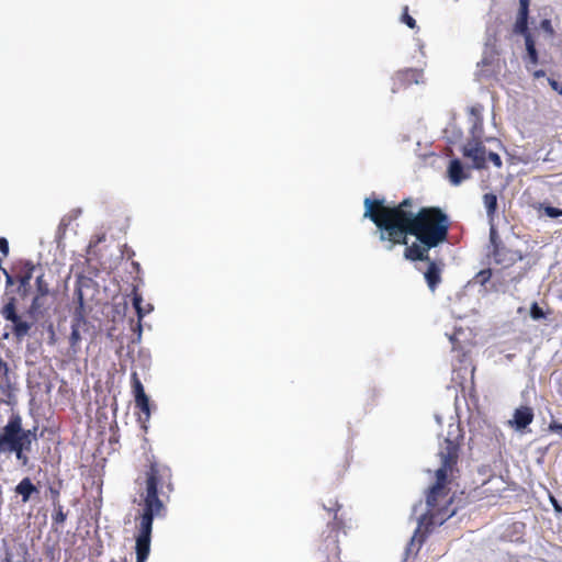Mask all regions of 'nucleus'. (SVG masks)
<instances>
[{"label":"nucleus","instance_id":"nucleus-33","mask_svg":"<svg viewBox=\"0 0 562 562\" xmlns=\"http://www.w3.org/2000/svg\"><path fill=\"white\" fill-rule=\"evenodd\" d=\"M529 3L530 0H519V11L520 15L529 14Z\"/></svg>","mask_w":562,"mask_h":562},{"label":"nucleus","instance_id":"nucleus-36","mask_svg":"<svg viewBox=\"0 0 562 562\" xmlns=\"http://www.w3.org/2000/svg\"><path fill=\"white\" fill-rule=\"evenodd\" d=\"M0 251L4 257L9 255V243L4 237H0Z\"/></svg>","mask_w":562,"mask_h":562},{"label":"nucleus","instance_id":"nucleus-10","mask_svg":"<svg viewBox=\"0 0 562 562\" xmlns=\"http://www.w3.org/2000/svg\"><path fill=\"white\" fill-rule=\"evenodd\" d=\"M405 246L404 258L409 261H430L429 250L435 248L434 246H426L419 241Z\"/></svg>","mask_w":562,"mask_h":562},{"label":"nucleus","instance_id":"nucleus-22","mask_svg":"<svg viewBox=\"0 0 562 562\" xmlns=\"http://www.w3.org/2000/svg\"><path fill=\"white\" fill-rule=\"evenodd\" d=\"M54 510L52 514L53 526H63L67 519V513L64 512L63 505L53 506Z\"/></svg>","mask_w":562,"mask_h":562},{"label":"nucleus","instance_id":"nucleus-16","mask_svg":"<svg viewBox=\"0 0 562 562\" xmlns=\"http://www.w3.org/2000/svg\"><path fill=\"white\" fill-rule=\"evenodd\" d=\"M483 203L486 209V214L488 220L492 222L497 212V196L496 194L490 192L483 195Z\"/></svg>","mask_w":562,"mask_h":562},{"label":"nucleus","instance_id":"nucleus-29","mask_svg":"<svg viewBox=\"0 0 562 562\" xmlns=\"http://www.w3.org/2000/svg\"><path fill=\"white\" fill-rule=\"evenodd\" d=\"M530 315L533 319H540L544 317V312L537 303H533L530 308Z\"/></svg>","mask_w":562,"mask_h":562},{"label":"nucleus","instance_id":"nucleus-35","mask_svg":"<svg viewBox=\"0 0 562 562\" xmlns=\"http://www.w3.org/2000/svg\"><path fill=\"white\" fill-rule=\"evenodd\" d=\"M548 83L550 85V87L557 91L560 95H562V83L558 82L555 79L553 78H548Z\"/></svg>","mask_w":562,"mask_h":562},{"label":"nucleus","instance_id":"nucleus-25","mask_svg":"<svg viewBox=\"0 0 562 562\" xmlns=\"http://www.w3.org/2000/svg\"><path fill=\"white\" fill-rule=\"evenodd\" d=\"M482 111L483 106L480 104L474 105L470 109V114L475 119L474 127H476L477 125L482 126Z\"/></svg>","mask_w":562,"mask_h":562},{"label":"nucleus","instance_id":"nucleus-31","mask_svg":"<svg viewBox=\"0 0 562 562\" xmlns=\"http://www.w3.org/2000/svg\"><path fill=\"white\" fill-rule=\"evenodd\" d=\"M544 212L546 214L549 216V217H559V216H562V210L561 209H558V207H554V206H547L544 209Z\"/></svg>","mask_w":562,"mask_h":562},{"label":"nucleus","instance_id":"nucleus-20","mask_svg":"<svg viewBox=\"0 0 562 562\" xmlns=\"http://www.w3.org/2000/svg\"><path fill=\"white\" fill-rule=\"evenodd\" d=\"M37 295L32 302V307L36 308L40 306V297L48 294V285L44 282L43 276L36 278Z\"/></svg>","mask_w":562,"mask_h":562},{"label":"nucleus","instance_id":"nucleus-14","mask_svg":"<svg viewBox=\"0 0 562 562\" xmlns=\"http://www.w3.org/2000/svg\"><path fill=\"white\" fill-rule=\"evenodd\" d=\"M15 493L22 497L24 503L29 502L32 494L38 493L37 487L32 483L30 477H24L15 486Z\"/></svg>","mask_w":562,"mask_h":562},{"label":"nucleus","instance_id":"nucleus-6","mask_svg":"<svg viewBox=\"0 0 562 562\" xmlns=\"http://www.w3.org/2000/svg\"><path fill=\"white\" fill-rule=\"evenodd\" d=\"M93 326H91L88 319L83 316L82 306H80L76 310L72 317L71 333L69 336L71 350L76 353L80 348L82 338L87 335L93 336Z\"/></svg>","mask_w":562,"mask_h":562},{"label":"nucleus","instance_id":"nucleus-37","mask_svg":"<svg viewBox=\"0 0 562 562\" xmlns=\"http://www.w3.org/2000/svg\"><path fill=\"white\" fill-rule=\"evenodd\" d=\"M546 76V71L543 69H538L533 72L535 78H541Z\"/></svg>","mask_w":562,"mask_h":562},{"label":"nucleus","instance_id":"nucleus-15","mask_svg":"<svg viewBox=\"0 0 562 562\" xmlns=\"http://www.w3.org/2000/svg\"><path fill=\"white\" fill-rule=\"evenodd\" d=\"M142 303H143L142 295L137 292L136 289H134V291H133V306L136 310V313H137V316H138V326L139 327H140V321L143 319V317L153 311V305L151 304H147L146 306H143Z\"/></svg>","mask_w":562,"mask_h":562},{"label":"nucleus","instance_id":"nucleus-23","mask_svg":"<svg viewBox=\"0 0 562 562\" xmlns=\"http://www.w3.org/2000/svg\"><path fill=\"white\" fill-rule=\"evenodd\" d=\"M514 31L517 34H522L525 37L527 36V34H530L528 32V15L527 14L520 15L518 13L516 23L514 25Z\"/></svg>","mask_w":562,"mask_h":562},{"label":"nucleus","instance_id":"nucleus-28","mask_svg":"<svg viewBox=\"0 0 562 562\" xmlns=\"http://www.w3.org/2000/svg\"><path fill=\"white\" fill-rule=\"evenodd\" d=\"M490 241H491V247H492V249H494V248H495L496 244H497V245H498V244H504V243L501 240V238H499V236H498V234H497V231H496V228H495L494 226H492V227H491V229H490Z\"/></svg>","mask_w":562,"mask_h":562},{"label":"nucleus","instance_id":"nucleus-21","mask_svg":"<svg viewBox=\"0 0 562 562\" xmlns=\"http://www.w3.org/2000/svg\"><path fill=\"white\" fill-rule=\"evenodd\" d=\"M12 323H13V334L15 337L22 338L27 335V333L31 328V325L27 322L22 321L21 317L18 316V321L12 322Z\"/></svg>","mask_w":562,"mask_h":562},{"label":"nucleus","instance_id":"nucleus-2","mask_svg":"<svg viewBox=\"0 0 562 562\" xmlns=\"http://www.w3.org/2000/svg\"><path fill=\"white\" fill-rule=\"evenodd\" d=\"M136 482L143 487L139 493L143 509L136 517V562H146L150 553L154 518L165 516L166 503L173 492L172 471L168 465L150 460Z\"/></svg>","mask_w":562,"mask_h":562},{"label":"nucleus","instance_id":"nucleus-30","mask_svg":"<svg viewBox=\"0 0 562 562\" xmlns=\"http://www.w3.org/2000/svg\"><path fill=\"white\" fill-rule=\"evenodd\" d=\"M492 278V269H484V270H481L477 274H476V279L482 283H486L487 281H490V279Z\"/></svg>","mask_w":562,"mask_h":562},{"label":"nucleus","instance_id":"nucleus-32","mask_svg":"<svg viewBox=\"0 0 562 562\" xmlns=\"http://www.w3.org/2000/svg\"><path fill=\"white\" fill-rule=\"evenodd\" d=\"M540 26H541V29H542L544 32H547L549 35H551V36H552V35L554 34V30H553V27H552V24H551V21H550V20H548V19L542 20V21H541V23H540Z\"/></svg>","mask_w":562,"mask_h":562},{"label":"nucleus","instance_id":"nucleus-38","mask_svg":"<svg viewBox=\"0 0 562 562\" xmlns=\"http://www.w3.org/2000/svg\"><path fill=\"white\" fill-rule=\"evenodd\" d=\"M2 272L4 273V276L7 278V282L9 284H11L12 283V277L9 274V272L5 269H2Z\"/></svg>","mask_w":562,"mask_h":562},{"label":"nucleus","instance_id":"nucleus-9","mask_svg":"<svg viewBox=\"0 0 562 562\" xmlns=\"http://www.w3.org/2000/svg\"><path fill=\"white\" fill-rule=\"evenodd\" d=\"M423 81V71L416 68L398 70L393 77V92L406 89L412 85H418Z\"/></svg>","mask_w":562,"mask_h":562},{"label":"nucleus","instance_id":"nucleus-18","mask_svg":"<svg viewBox=\"0 0 562 562\" xmlns=\"http://www.w3.org/2000/svg\"><path fill=\"white\" fill-rule=\"evenodd\" d=\"M0 389L3 392L11 390L9 367L1 358H0Z\"/></svg>","mask_w":562,"mask_h":562},{"label":"nucleus","instance_id":"nucleus-5","mask_svg":"<svg viewBox=\"0 0 562 562\" xmlns=\"http://www.w3.org/2000/svg\"><path fill=\"white\" fill-rule=\"evenodd\" d=\"M463 156L471 159L475 169H484L487 167V161L492 162L496 168L502 167V159L498 154L487 151L486 147L481 140L469 142L463 147Z\"/></svg>","mask_w":562,"mask_h":562},{"label":"nucleus","instance_id":"nucleus-11","mask_svg":"<svg viewBox=\"0 0 562 562\" xmlns=\"http://www.w3.org/2000/svg\"><path fill=\"white\" fill-rule=\"evenodd\" d=\"M428 267L424 272L425 281L431 292H435L438 285L442 281V265L436 262L435 260L427 261Z\"/></svg>","mask_w":562,"mask_h":562},{"label":"nucleus","instance_id":"nucleus-19","mask_svg":"<svg viewBox=\"0 0 562 562\" xmlns=\"http://www.w3.org/2000/svg\"><path fill=\"white\" fill-rule=\"evenodd\" d=\"M1 315L7 321H10V322L18 321V316L19 315L16 314V307H15L14 299H11L8 303H5L3 305V307L1 308Z\"/></svg>","mask_w":562,"mask_h":562},{"label":"nucleus","instance_id":"nucleus-4","mask_svg":"<svg viewBox=\"0 0 562 562\" xmlns=\"http://www.w3.org/2000/svg\"><path fill=\"white\" fill-rule=\"evenodd\" d=\"M36 440V428L24 429L19 415L11 416L7 425L0 428V452L14 453L22 467L29 465V453Z\"/></svg>","mask_w":562,"mask_h":562},{"label":"nucleus","instance_id":"nucleus-3","mask_svg":"<svg viewBox=\"0 0 562 562\" xmlns=\"http://www.w3.org/2000/svg\"><path fill=\"white\" fill-rule=\"evenodd\" d=\"M459 437L454 439L447 437L440 445L438 451L440 467L436 471V482L429 488L426 497L428 510L418 520V526L408 544L409 551L414 548L418 551L431 532L432 527L441 525L453 514L449 512L451 497L449 496L450 488L448 485L454 471H458L457 465L461 447Z\"/></svg>","mask_w":562,"mask_h":562},{"label":"nucleus","instance_id":"nucleus-39","mask_svg":"<svg viewBox=\"0 0 562 562\" xmlns=\"http://www.w3.org/2000/svg\"><path fill=\"white\" fill-rule=\"evenodd\" d=\"M496 42H497V38H496V36H494L493 40L488 38L486 45H493L494 46L496 44Z\"/></svg>","mask_w":562,"mask_h":562},{"label":"nucleus","instance_id":"nucleus-26","mask_svg":"<svg viewBox=\"0 0 562 562\" xmlns=\"http://www.w3.org/2000/svg\"><path fill=\"white\" fill-rule=\"evenodd\" d=\"M48 493L53 503V506L61 505L60 504V485L59 486H49Z\"/></svg>","mask_w":562,"mask_h":562},{"label":"nucleus","instance_id":"nucleus-17","mask_svg":"<svg viewBox=\"0 0 562 562\" xmlns=\"http://www.w3.org/2000/svg\"><path fill=\"white\" fill-rule=\"evenodd\" d=\"M35 267L32 262H26L23 267V269L18 274V281L21 286L25 288L26 285H30V282L33 278V271Z\"/></svg>","mask_w":562,"mask_h":562},{"label":"nucleus","instance_id":"nucleus-27","mask_svg":"<svg viewBox=\"0 0 562 562\" xmlns=\"http://www.w3.org/2000/svg\"><path fill=\"white\" fill-rule=\"evenodd\" d=\"M402 22L405 23L409 29L414 30L417 27L416 20L409 15L407 7L404 8Z\"/></svg>","mask_w":562,"mask_h":562},{"label":"nucleus","instance_id":"nucleus-7","mask_svg":"<svg viewBox=\"0 0 562 562\" xmlns=\"http://www.w3.org/2000/svg\"><path fill=\"white\" fill-rule=\"evenodd\" d=\"M488 256L494 265L503 269L510 268L524 259L520 251L510 249L505 244H496L495 248L490 250Z\"/></svg>","mask_w":562,"mask_h":562},{"label":"nucleus","instance_id":"nucleus-24","mask_svg":"<svg viewBox=\"0 0 562 562\" xmlns=\"http://www.w3.org/2000/svg\"><path fill=\"white\" fill-rule=\"evenodd\" d=\"M525 44H526V49H527L530 61L532 64H537L538 63V53H537L535 41H533L531 34H527Z\"/></svg>","mask_w":562,"mask_h":562},{"label":"nucleus","instance_id":"nucleus-12","mask_svg":"<svg viewBox=\"0 0 562 562\" xmlns=\"http://www.w3.org/2000/svg\"><path fill=\"white\" fill-rule=\"evenodd\" d=\"M533 420V412L529 406H520L514 413L513 425L517 429H524Z\"/></svg>","mask_w":562,"mask_h":562},{"label":"nucleus","instance_id":"nucleus-13","mask_svg":"<svg viewBox=\"0 0 562 562\" xmlns=\"http://www.w3.org/2000/svg\"><path fill=\"white\" fill-rule=\"evenodd\" d=\"M449 179L452 184L458 186L469 176L464 172L463 166L459 159H453L448 168Z\"/></svg>","mask_w":562,"mask_h":562},{"label":"nucleus","instance_id":"nucleus-1","mask_svg":"<svg viewBox=\"0 0 562 562\" xmlns=\"http://www.w3.org/2000/svg\"><path fill=\"white\" fill-rule=\"evenodd\" d=\"M363 216L374 223L379 240L386 250L397 245H407V237L438 247L448 239L451 222L438 206H423L415 211L414 200L406 198L398 204L386 205L383 199L366 198Z\"/></svg>","mask_w":562,"mask_h":562},{"label":"nucleus","instance_id":"nucleus-8","mask_svg":"<svg viewBox=\"0 0 562 562\" xmlns=\"http://www.w3.org/2000/svg\"><path fill=\"white\" fill-rule=\"evenodd\" d=\"M132 390L135 398V406L140 411L138 419L142 423H147L150 418L149 398L145 393L144 386L138 378L137 372H133L131 376Z\"/></svg>","mask_w":562,"mask_h":562},{"label":"nucleus","instance_id":"nucleus-34","mask_svg":"<svg viewBox=\"0 0 562 562\" xmlns=\"http://www.w3.org/2000/svg\"><path fill=\"white\" fill-rule=\"evenodd\" d=\"M549 430L551 432L558 434L562 437V424L561 423H558L555 420L551 422L549 424Z\"/></svg>","mask_w":562,"mask_h":562}]
</instances>
